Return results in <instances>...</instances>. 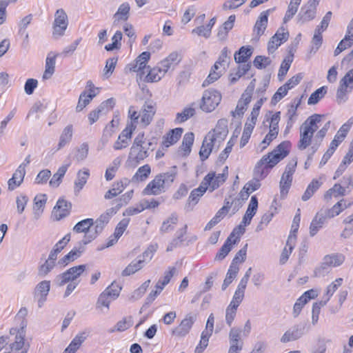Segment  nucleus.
<instances>
[{
  "label": "nucleus",
  "mask_w": 353,
  "mask_h": 353,
  "mask_svg": "<svg viewBox=\"0 0 353 353\" xmlns=\"http://www.w3.org/2000/svg\"><path fill=\"white\" fill-rule=\"evenodd\" d=\"M155 112L156 110L152 102L145 103L141 118V122L144 127L148 125L151 123Z\"/></svg>",
  "instance_id": "nucleus-31"
},
{
  "label": "nucleus",
  "mask_w": 353,
  "mask_h": 353,
  "mask_svg": "<svg viewBox=\"0 0 353 353\" xmlns=\"http://www.w3.org/2000/svg\"><path fill=\"white\" fill-rule=\"evenodd\" d=\"M271 62L270 57L258 55L254 58L253 63L257 69H263L270 65Z\"/></svg>",
  "instance_id": "nucleus-63"
},
{
  "label": "nucleus",
  "mask_w": 353,
  "mask_h": 353,
  "mask_svg": "<svg viewBox=\"0 0 353 353\" xmlns=\"http://www.w3.org/2000/svg\"><path fill=\"white\" fill-rule=\"evenodd\" d=\"M323 211L318 212L313 220L312 221L310 226V235L314 236L319 230L321 228L326 220Z\"/></svg>",
  "instance_id": "nucleus-36"
},
{
  "label": "nucleus",
  "mask_w": 353,
  "mask_h": 353,
  "mask_svg": "<svg viewBox=\"0 0 353 353\" xmlns=\"http://www.w3.org/2000/svg\"><path fill=\"white\" fill-rule=\"evenodd\" d=\"M228 121L226 119H219L213 132H210L213 137L212 140L214 141L219 140L223 141L226 137L228 130Z\"/></svg>",
  "instance_id": "nucleus-22"
},
{
  "label": "nucleus",
  "mask_w": 353,
  "mask_h": 353,
  "mask_svg": "<svg viewBox=\"0 0 353 353\" xmlns=\"http://www.w3.org/2000/svg\"><path fill=\"white\" fill-rule=\"evenodd\" d=\"M323 117L322 114H314L309 117L302 125L314 134L319 128L318 123L321 121Z\"/></svg>",
  "instance_id": "nucleus-39"
},
{
  "label": "nucleus",
  "mask_w": 353,
  "mask_h": 353,
  "mask_svg": "<svg viewBox=\"0 0 353 353\" xmlns=\"http://www.w3.org/2000/svg\"><path fill=\"white\" fill-rule=\"evenodd\" d=\"M122 38V32L120 30L116 31L111 38L112 43L105 45L104 47L105 50L108 52L119 50L121 47Z\"/></svg>",
  "instance_id": "nucleus-45"
},
{
  "label": "nucleus",
  "mask_w": 353,
  "mask_h": 353,
  "mask_svg": "<svg viewBox=\"0 0 353 353\" xmlns=\"http://www.w3.org/2000/svg\"><path fill=\"white\" fill-rule=\"evenodd\" d=\"M143 260L132 261L121 272V276H128L140 270L143 267Z\"/></svg>",
  "instance_id": "nucleus-47"
},
{
  "label": "nucleus",
  "mask_w": 353,
  "mask_h": 353,
  "mask_svg": "<svg viewBox=\"0 0 353 353\" xmlns=\"http://www.w3.org/2000/svg\"><path fill=\"white\" fill-rule=\"evenodd\" d=\"M325 264L332 267L341 265L345 261V256L342 254H333L326 255L325 257Z\"/></svg>",
  "instance_id": "nucleus-52"
},
{
  "label": "nucleus",
  "mask_w": 353,
  "mask_h": 353,
  "mask_svg": "<svg viewBox=\"0 0 353 353\" xmlns=\"http://www.w3.org/2000/svg\"><path fill=\"white\" fill-rule=\"evenodd\" d=\"M181 60V55L177 52H172L169 54L165 58L161 60L159 65L166 74L170 70L173 69L177 65Z\"/></svg>",
  "instance_id": "nucleus-13"
},
{
  "label": "nucleus",
  "mask_w": 353,
  "mask_h": 353,
  "mask_svg": "<svg viewBox=\"0 0 353 353\" xmlns=\"http://www.w3.org/2000/svg\"><path fill=\"white\" fill-rule=\"evenodd\" d=\"M253 53V48L251 46H245L239 48L234 54V60L237 63L247 62Z\"/></svg>",
  "instance_id": "nucleus-32"
},
{
  "label": "nucleus",
  "mask_w": 353,
  "mask_h": 353,
  "mask_svg": "<svg viewBox=\"0 0 353 353\" xmlns=\"http://www.w3.org/2000/svg\"><path fill=\"white\" fill-rule=\"evenodd\" d=\"M130 7L128 3L125 2L120 5L114 14V26H119L121 22H125L130 17Z\"/></svg>",
  "instance_id": "nucleus-20"
},
{
  "label": "nucleus",
  "mask_w": 353,
  "mask_h": 353,
  "mask_svg": "<svg viewBox=\"0 0 353 353\" xmlns=\"http://www.w3.org/2000/svg\"><path fill=\"white\" fill-rule=\"evenodd\" d=\"M208 176L211 178L209 180V183L206 184L207 189H209L210 192H213L217 189L226 180L225 173L219 174L216 176L215 172H210L203 178V181H205Z\"/></svg>",
  "instance_id": "nucleus-19"
},
{
  "label": "nucleus",
  "mask_w": 353,
  "mask_h": 353,
  "mask_svg": "<svg viewBox=\"0 0 353 353\" xmlns=\"http://www.w3.org/2000/svg\"><path fill=\"white\" fill-rule=\"evenodd\" d=\"M322 183L319 180L313 179L312 182L307 185L304 194L301 199L303 201L309 200L314 192L321 187Z\"/></svg>",
  "instance_id": "nucleus-51"
},
{
  "label": "nucleus",
  "mask_w": 353,
  "mask_h": 353,
  "mask_svg": "<svg viewBox=\"0 0 353 353\" xmlns=\"http://www.w3.org/2000/svg\"><path fill=\"white\" fill-rule=\"evenodd\" d=\"M133 324V321L132 316H128L123 318L121 321H119L114 326V328L112 330V332L117 331V332H123L130 327Z\"/></svg>",
  "instance_id": "nucleus-59"
},
{
  "label": "nucleus",
  "mask_w": 353,
  "mask_h": 353,
  "mask_svg": "<svg viewBox=\"0 0 353 353\" xmlns=\"http://www.w3.org/2000/svg\"><path fill=\"white\" fill-rule=\"evenodd\" d=\"M50 289V282L49 281H43L37 284L35 288V295L39 296L38 300L39 307H41L46 299V296Z\"/></svg>",
  "instance_id": "nucleus-28"
},
{
  "label": "nucleus",
  "mask_w": 353,
  "mask_h": 353,
  "mask_svg": "<svg viewBox=\"0 0 353 353\" xmlns=\"http://www.w3.org/2000/svg\"><path fill=\"white\" fill-rule=\"evenodd\" d=\"M296 239V235L290 234L286 242V245L281 254L280 263L281 264H285L288 260L290 254L294 247Z\"/></svg>",
  "instance_id": "nucleus-34"
},
{
  "label": "nucleus",
  "mask_w": 353,
  "mask_h": 353,
  "mask_svg": "<svg viewBox=\"0 0 353 353\" xmlns=\"http://www.w3.org/2000/svg\"><path fill=\"white\" fill-rule=\"evenodd\" d=\"M183 129L181 128H176L171 130L166 135L163 137V146L168 148L170 145L176 143L181 137Z\"/></svg>",
  "instance_id": "nucleus-30"
},
{
  "label": "nucleus",
  "mask_w": 353,
  "mask_h": 353,
  "mask_svg": "<svg viewBox=\"0 0 353 353\" xmlns=\"http://www.w3.org/2000/svg\"><path fill=\"white\" fill-rule=\"evenodd\" d=\"M68 167L69 164L63 165L58 169L57 172L53 174L49 182L51 187L57 188L60 185Z\"/></svg>",
  "instance_id": "nucleus-40"
},
{
  "label": "nucleus",
  "mask_w": 353,
  "mask_h": 353,
  "mask_svg": "<svg viewBox=\"0 0 353 353\" xmlns=\"http://www.w3.org/2000/svg\"><path fill=\"white\" fill-rule=\"evenodd\" d=\"M270 12V10L263 11L254 24L253 31L258 37L263 35L266 30Z\"/></svg>",
  "instance_id": "nucleus-17"
},
{
  "label": "nucleus",
  "mask_w": 353,
  "mask_h": 353,
  "mask_svg": "<svg viewBox=\"0 0 353 353\" xmlns=\"http://www.w3.org/2000/svg\"><path fill=\"white\" fill-rule=\"evenodd\" d=\"M340 85L341 88H347L353 87V68L350 70L341 79Z\"/></svg>",
  "instance_id": "nucleus-64"
},
{
  "label": "nucleus",
  "mask_w": 353,
  "mask_h": 353,
  "mask_svg": "<svg viewBox=\"0 0 353 353\" xmlns=\"http://www.w3.org/2000/svg\"><path fill=\"white\" fill-rule=\"evenodd\" d=\"M165 185L163 183V179L159 175H157L154 179L151 181L143 190V193L145 195H157L164 192Z\"/></svg>",
  "instance_id": "nucleus-14"
},
{
  "label": "nucleus",
  "mask_w": 353,
  "mask_h": 353,
  "mask_svg": "<svg viewBox=\"0 0 353 353\" xmlns=\"http://www.w3.org/2000/svg\"><path fill=\"white\" fill-rule=\"evenodd\" d=\"M290 146L289 141H283L273 151L263 156L254 169L253 178L259 181L263 179L268 175L270 169L288 155Z\"/></svg>",
  "instance_id": "nucleus-1"
},
{
  "label": "nucleus",
  "mask_w": 353,
  "mask_h": 353,
  "mask_svg": "<svg viewBox=\"0 0 353 353\" xmlns=\"http://www.w3.org/2000/svg\"><path fill=\"white\" fill-rule=\"evenodd\" d=\"M253 90H245V92L241 94L236 107L234 111L231 112L233 117H242L244 112L247 110L248 104L250 103L252 98Z\"/></svg>",
  "instance_id": "nucleus-10"
},
{
  "label": "nucleus",
  "mask_w": 353,
  "mask_h": 353,
  "mask_svg": "<svg viewBox=\"0 0 353 353\" xmlns=\"http://www.w3.org/2000/svg\"><path fill=\"white\" fill-rule=\"evenodd\" d=\"M239 271V268L238 265H234V264H230L222 285V290H225L228 287V285L232 282V281L236 278Z\"/></svg>",
  "instance_id": "nucleus-46"
},
{
  "label": "nucleus",
  "mask_w": 353,
  "mask_h": 353,
  "mask_svg": "<svg viewBox=\"0 0 353 353\" xmlns=\"http://www.w3.org/2000/svg\"><path fill=\"white\" fill-rule=\"evenodd\" d=\"M135 128L136 125H134V123H130L128 124L125 128L119 134L117 141L114 143V148L118 150L126 148L128 145V142Z\"/></svg>",
  "instance_id": "nucleus-11"
},
{
  "label": "nucleus",
  "mask_w": 353,
  "mask_h": 353,
  "mask_svg": "<svg viewBox=\"0 0 353 353\" xmlns=\"http://www.w3.org/2000/svg\"><path fill=\"white\" fill-rule=\"evenodd\" d=\"M254 215L255 214L252 213V212H248V210H246L241 224L239 225L237 228H236V232H237L239 234H243L245 232L244 227L250 224L252 219Z\"/></svg>",
  "instance_id": "nucleus-61"
},
{
  "label": "nucleus",
  "mask_w": 353,
  "mask_h": 353,
  "mask_svg": "<svg viewBox=\"0 0 353 353\" xmlns=\"http://www.w3.org/2000/svg\"><path fill=\"white\" fill-rule=\"evenodd\" d=\"M314 134L303 125L300 127V140L297 147L300 150H305L312 143Z\"/></svg>",
  "instance_id": "nucleus-26"
},
{
  "label": "nucleus",
  "mask_w": 353,
  "mask_h": 353,
  "mask_svg": "<svg viewBox=\"0 0 353 353\" xmlns=\"http://www.w3.org/2000/svg\"><path fill=\"white\" fill-rule=\"evenodd\" d=\"M83 242L80 243V245L78 248H74L70 252L66 255L61 258L58 263L61 265H66L69 263L72 262L79 258L82 253L84 252L85 248Z\"/></svg>",
  "instance_id": "nucleus-21"
},
{
  "label": "nucleus",
  "mask_w": 353,
  "mask_h": 353,
  "mask_svg": "<svg viewBox=\"0 0 353 353\" xmlns=\"http://www.w3.org/2000/svg\"><path fill=\"white\" fill-rule=\"evenodd\" d=\"M68 25V16L63 9H58L54 15L53 35L60 37L64 34Z\"/></svg>",
  "instance_id": "nucleus-7"
},
{
  "label": "nucleus",
  "mask_w": 353,
  "mask_h": 353,
  "mask_svg": "<svg viewBox=\"0 0 353 353\" xmlns=\"http://www.w3.org/2000/svg\"><path fill=\"white\" fill-rule=\"evenodd\" d=\"M25 174L26 169L23 168V165H19L14 172L12 177L8 180V189L13 190L19 186L23 181Z\"/></svg>",
  "instance_id": "nucleus-27"
},
{
  "label": "nucleus",
  "mask_w": 353,
  "mask_h": 353,
  "mask_svg": "<svg viewBox=\"0 0 353 353\" xmlns=\"http://www.w3.org/2000/svg\"><path fill=\"white\" fill-rule=\"evenodd\" d=\"M58 54L50 52L48 53L46 59L45 71L43 74V79H48L52 77L54 72L56 59L58 57Z\"/></svg>",
  "instance_id": "nucleus-29"
},
{
  "label": "nucleus",
  "mask_w": 353,
  "mask_h": 353,
  "mask_svg": "<svg viewBox=\"0 0 353 353\" xmlns=\"http://www.w3.org/2000/svg\"><path fill=\"white\" fill-rule=\"evenodd\" d=\"M211 132H209L203 139V144L199 151V156L201 161L206 160L212 152L214 141Z\"/></svg>",
  "instance_id": "nucleus-24"
},
{
  "label": "nucleus",
  "mask_w": 353,
  "mask_h": 353,
  "mask_svg": "<svg viewBox=\"0 0 353 353\" xmlns=\"http://www.w3.org/2000/svg\"><path fill=\"white\" fill-rule=\"evenodd\" d=\"M289 37V32L281 27L279 28L274 36L271 37L268 43V52L269 54L274 53L278 48L285 42Z\"/></svg>",
  "instance_id": "nucleus-8"
},
{
  "label": "nucleus",
  "mask_w": 353,
  "mask_h": 353,
  "mask_svg": "<svg viewBox=\"0 0 353 353\" xmlns=\"http://www.w3.org/2000/svg\"><path fill=\"white\" fill-rule=\"evenodd\" d=\"M195 321V316L188 314L181 323L172 330V334L179 337L185 336L189 333Z\"/></svg>",
  "instance_id": "nucleus-12"
},
{
  "label": "nucleus",
  "mask_w": 353,
  "mask_h": 353,
  "mask_svg": "<svg viewBox=\"0 0 353 353\" xmlns=\"http://www.w3.org/2000/svg\"><path fill=\"white\" fill-rule=\"evenodd\" d=\"M109 221L110 219L103 214H101V216L96 221H94V232H91L90 234H88L83 237L82 239L83 245H87L95 239L98 235L102 232L103 228Z\"/></svg>",
  "instance_id": "nucleus-9"
},
{
  "label": "nucleus",
  "mask_w": 353,
  "mask_h": 353,
  "mask_svg": "<svg viewBox=\"0 0 353 353\" xmlns=\"http://www.w3.org/2000/svg\"><path fill=\"white\" fill-rule=\"evenodd\" d=\"M297 165V161L294 159L288 162L287 164L285 171L283 173L280 183V193L282 198L285 197L288 193L289 189L291 187L292 182V176L295 172L296 167Z\"/></svg>",
  "instance_id": "nucleus-5"
},
{
  "label": "nucleus",
  "mask_w": 353,
  "mask_h": 353,
  "mask_svg": "<svg viewBox=\"0 0 353 353\" xmlns=\"http://www.w3.org/2000/svg\"><path fill=\"white\" fill-rule=\"evenodd\" d=\"M151 59L150 52H141L133 62L128 63L125 67V72L127 73H137V79L141 80L145 74V69L149 68L148 63Z\"/></svg>",
  "instance_id": "nucleus-3"
},
{
  "label": "nucleus",
  "mask_w": 353,
  "mask_h": 353,
  "mask_svg": "<svg viewBox=\"0 0 353 353\" xmlns=\"http://www.w3.org/2000/svg\"><path fill=\"white\" fill-rule=\"evenodd\" d=\"M165 75L160 65L150 68L146 75L144 74L142 79L147 83H156L159 81Z\"/></svg>",
  "instance_id": "nucleus-23"
},
{
  "label": "nucleus",
  "mask_w": 353,
  "mask_h": 353,
  "mask_svg": "<svg viewBox=\"0 0 353 353\" xmlns=\"http://www.w3.org/2000/svg\"><path fill=\"white\" fill-rule=\"evenodd\" d=\"M93 219H85L79 221L73 228V231L77 233H85L84 237L90 234L91 232H94L93 230H90L91 227L94 225Z\"/></svg>",
  "instance_id": "nucleus-35"
},
{
  "label": "nucleus",
  "mask_w": 353,
  "mask_h": 353,
  "mask_svg": "<svg viewBox=\"0 0 353 353\" xmlns=\"http://www.w3.org/2000/svg\"><path fill=\"white\" fill-rule=\"evenodd\" d=\"M221 94L216 90H206L202 97L201 108L206 112H211L220 103Z\"/></svg>",
  "instance_id": "nucleus-6"
},
{
  "label": "nucleus",
  "mask_w": 353,
  "mask_h": 353,
  "mask_svg": "<svg viewBox=\"0 0 353 353\" xmlns=\"http://www.w3.org/2000/svg\"><path fill=\"white\" fill-rule=\"evenodd\" d=\"M326 128H322L316 133L312 145L310 149V154H308V160L311 159V156L313 155L319 149L321 141L326 134Z\"/></svg>",
  "instance_id": "nucleus-42"
},
{
  "label": "nucleus",
  "mask_w": 353,
  "mask_h": 353,
  "mask_svg": "<svg viewBox=\"0 0 353 353\" xmlns=\"http://www.w3.org/2000/svg\"><path fill=\"white\" fill-rule=\"evenodd\" d=\"M301 3V0H290L283 21L285 23L290 21L296 13Z\"/></svg>",
  "instance_id": "nucleus-54"
},
{
  "label": "nucleus",
  "mask_w": 353,
  "mask_h": 353,
  "mask_svg": "<svg viewBox=\"0 0 353 353\" xmlns=\"http://www.w3.org/2000/svg\"><path fill=\"white\" fill-rule=\"evenodd\" d=\"M195 114V109L192 107V105L189 107H186L181 112L176 114L175 121L176 123H183L190 117H193Z\"/></svg>",
  "instance_id": "nucleus-56"
},
{
  "label": "nucleus",
  "mask_w": 353,
  "mask_h": 353,
  "mask_svg": "<svg viewBox=\"0 0 353 353\" xmlns=\"http://www.w3.org/2000/svg\"><path fill=\"white\" fill-rule=\"evenodd\" d=\"M72 135L73 126L72 125H68L63 130L60 135L59 141L57 145V150L68 144L72 140Z\"/></svg>",
  "instance_id": "nucleus-38"
},
{
  "label": "nucleus",
  "mask_w": 353,
  "mask_h": 353,
  "mask_svg": "<svg viewBox=\"0 0 353 353\" xmlns=\"http://www.w3.org/2000/svg\"><path fill=\"white\" fill-rule=\"evenodd\" d=\"M222 72H223V71L220 69L219 70L214 69V65H213L210 70L209 75L208 76L206 79L203 81V87L208 86L211 83H212L214 81H216V80H218L221 77Z\"/></svg>",
  "instance_id": "nucleus-60"
},
{
  "label": "nucleus",
  "mask_w": 353,
  "mask_h": 353,
  "mask_svg": "<svg viewBox=\"0 0 353 353\" xmlns=\"http://www.w3.org/2000/svg\"><path fill=\"white\" fill-rule=\"evenodd\" d=\"M128 185V179H125L112 185V188L106 192L104 197L105 199H110L121 193Z\"/></svg>",
  "instance_id": "nucleus-37"
},
{
  "label": "nucleus",
  "mask_w": 353,
  "mask_h": 353,
  "mask_svg": "<svg viewBox=\"0 0 353 353\" xmlns=\"http://www.w3.org/2000/svg\"><path fill=\"white\" fill-rule=\"evenodd\" d=\"M85 336L83 334H77L64 350V353H75L85 341Z\"/></svg>",
  "instance_id": "nucleus-50"
},
{
  "label": "nucleus",
  "mask_w": 353,
  "mask_h": 353,
  "mask_svg": "<svg viewBox=\"0 0 353 353\" xmlns=\"http://www.w3.org/2000/svg\"><path fill=\"white\" fill-rule=\"evenodd\" d=\"M72 205L64 199H59L53 209V214L57 220H60L70 213Z\"/></svg>",
  "instance_id": "nucleus-18"
},
{
  "label": "nucleus",
  "mask_w": 353,
  "mask_h": 353,
  "mask_svg": "<svg viewBox=\"0 0 353 353\" xmlns=\"http://www.w3.org/2000/svg\"><path fill=\"white\" fill-rule=\"evenodd\" d=\"M323 32H320L319 30H314V35L312 38V46L310 48V54L316 53L321 48L323 40Z\"/></svg>",
  "instance_id": "nucleus-49"
},
{
  "label": "nucleus",
  "mask_w": 353,
  "mask_h": 353,
  "mask_svg": "<svg viewBox=\"0 0 353 353\" xmlns=\"http://www.w3.org/2000/svg\"><path fill=\"white\" fill-rule=\"evenodd\" d=\"M151 173V168L148 164L140 167L132 178V181L139 182L145 181Z\"/></svg>",
  "instance_id": "nucleus-43"
},
{
  "label": "nucleus",
  "mask_w": 353,
  "mask_h": 353,
  "mask_svg": "<svg viewBox=\"0 0 353 353\" xmlns=\"http://www.w3.org/2000/svg\"><path fill=\"white\" fill-rule=\"evenodd\" d=\"M316 10L314 6L307 5L303 8L302 13L301 14L299 19L302 23L310 21L316 17Z\"/></svg>",
  "instance_id": "nucleus-53"
},
{
  "label": "nucleus",
  "mask_w": 353,
  "mask_h": 353,
  "mask_svg": "<svg viewBox=\"0 0 353 353\" xmlns=\"http://www.w3.org/2000/svg\"><path fill=\"white\" fill-rule=\"evenodd\" d=\"M144 139V133H139L134 139L132 145L126 161L129 167H136L141 161L144 160L149 155L147 150H142L141 143Z\"/></svg>",
  "instance_id": "nucleus-2"
},
{
  "label": "nucleus",
  "mask_w": 353,
  "mask_h": 353,
  "mask_svg": "<svg viewBox=\"0 0 353 353\" xmlns=\"http://www.w3.org/2000/svg\"><path fill=\"white\" fill-rule=\"evenodd\" d=\"M85 268V265L72 267L62 274L57 275L54 279V283L57 286L61 287L69 282H77V278L83 274Z\"/></svg>",
  "instance_id": "nucleus-4"
},
{
  "label": "nucleus",
  "mask_w": 353,
  "mask_h": 353,
  "mask_svg": "<svg viewBox=\"0 0 353 353\" xmlns=\"http://www.w3.org/2000/svg\"><path fill=\"white\" fill-rule=\"evenodd\" d=\"M230 51L228 47H224L214 64V69L225 71L230 63Z\"/></svg>",
  "instance_id": "nucleus-16"
},
{
  "label": "nucleus",
  "mask_w": 353,
  "mask_h": 353,
  "mask_svg": "<svg viewBox=\"0 0 353 353\" xmlns=\"http://www.w3.org/2000/svg\"><path fill=\"white\" fill-rule=\"evenodd\" d=\"M177 174L176 166H173L169 172L158 174L163 181L165 187L170 186Z\"/></svg>",
  "instance_id": "nucleus-57"
},
{
  "label": "nucleus",
  "mask_w": 353,
  "mask_h": 353,
  "mask_svg": "<svg viewBox=\"0 0 353 353\" xmlns=\"http://www.w3.org/2000/svg\"><path fill=\"white\" fill-rule=\"evenodd\" d=\"M96 90H85L79 97V102L76 108L77 112L81 111L97 95Z\"/></svg>",
  "instance_id": "nucleus-33"
},
{
  "label": "nucleus",
  "mask_w": 353,
  "mask_h": 353,
  "mask_svg": "<svg viewBox=\"0 0 353 353\" xmlns=\"http://www.w3.org/2000/svg\"><path fill=\"white\" fill-rule=\"evenodd\" d=\"M150 280L145 281L138 289L132 292L131 296L130 297V300L134 301L142 297V296L145 294L147 289L150 286Z\"/></svg>",
  "instance_id": "nucleus-62"
},
{
  "label": "nucleus",
  "mask_w": 353,
  "mask_h": 353,
  "mask_svg": "<svg viewBox=\"0 0 353 353\" xmlns=\"http://www.w3.org/2000/svg\"><path fill=\"white\" fill-rule=\"evenodd\" d=\"M303 332L298 327H293L286 331L281 339L282 343H288L295 341L301 337Z\"/></svg>",
  "instance_id": "nucleus-41"
},
{
  "label": "nucleus",
  "mask_w": 353,
  "mask_h": 353,
  "mask_svg": "<svg viewBox=\"0 0 353 353\" xmlns=\"http://www.w3.org/2000/svg\"><path fill=\"white\" fill-rule=\"evenodd\" d=\"M241 329L238 327H232L229 332L230 345H239L243 346V342L241 340Z\"/></svg>",
  "instance_id": "nucleus-58"
},
{
  "label": "nucleus",
  "mask_w": 353,
  "mask_h": 353,
  "mask_svg": "<svg viewBox=\"0 0 353 353\" xmlns=\"http://www.w3.org/2000/svg\"><path fill=\"white\" fill-rule=\"evenodd\" d=\"M194 139V135L192 132L186 133L183 139L181 150L183 151V156H188L191 152V148L193 145Z\"/></svg>",
  "instance_id": "nucleus-44"
},
{
  "label": "nucleus",
  "mask_w": 353,
  "mask_h": 353,
  "mask_svg": "<svg viewBox=\"0 0 353 353\" xmlns=\"http://www.w3.org/2000/svg\"><path fill=\"white\" fill-rule=\"evenodd\" d=\"M211 179L210 176L205 180L202 181L201 183L200 184L199 187L197 188L194 189L191 192L188 198L189 204L190 205V203H193L194 205H196L199 199L203 196V194L206 192L207 186L206 184L209 183V180ZM189 206H186V208H188Z\"/></svg>",
  "instance_id": "nucleus-25"
},
{
  "label": "nucleus",
  "mask_w": 353,
  "mask_h": 353,
  "mask_svg": "<svg viewBox=\"0 0 353 353\" xmlns=\"http://www.w3.org/2000/svg\"><path fill=\"white\" fill-rule=\"evenodd\" d=\"M90 173L88 170L84 171L79 170L77 173V179L74 181V192H79L85 185L89 177Z\"/></svg>",
  "instance_id": "nucleus-48"
},
{
  "label": "nucleus",
  "mask_w": 353,
  "mask_h": 353,
  "mask_svg": "<svg viewBox=\"0 0 353 353\" xmlns=\"http://www.w3.org/2000/svg\"><path fill=\"white\" fill-rule=\"evenodd\" d=\"M178 221V216L176 214L172 213L170 216L165 221H164L161 227V232L162 233H166L172 231L174 228V225H176Z\"/></svg>",
  "instance_id": "nucleus-55"
},
{
  "label": "nucleus",
  "mask_w": 353,
  "mask_h": 353,
  "mask_svg": "<svg viewBox=\"0 0 353 353\" xmlns=\"http://www.w3.org/2000/svg\"><path fill=\"white\" fill-rule=\"evenodd\" d=\"M236 231V229H234L233 232L230 234V236L227 238L224 244L222 245L219 251L217 252L215 256V260L222 261L231 251L233 245H234L236 243L238 239L236 238V239H232Z\"/></svg>",
  "instance_id": "nucleus-15"
}]
</instances>
